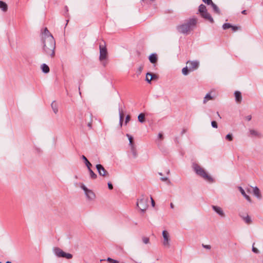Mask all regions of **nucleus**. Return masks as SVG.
Wrapping results in <instances>:
<instances>
[{
  "label": "nucleus",
  "instance_id": "2",
  "mask_svg": "<svg viewBox=\"0 0 263 263\" xmlns=\"http://www.w3.org/2000/svg\"><path fill=\"white\" fill-rule=\"evenodd\" d=\"M197 23V18H190L185 21L182 24L177 26V30L181 33L188 34L191 31L195 28Z\"/></svg>",
  "mask_w": 263,
  "mask_h": 263
},
{
  "label": "nucleus",
  "instance_id": "11",
  "mask_svg": "<svg viewBox=\"0 0 263 263\" xmlns=\"http://www.w3.org/2000/svg\"><path fill=\"white\" fill-rule=\"evenodd\" d=\"M212 208L220 217L223 218L226 217L225 213L221 207L217 205H212Z\"/></svg>",
  "mask_w": 263,
  "mask_h": 263
},
{
  "label": "nucleus",
  "instance_id": "42",
  "mask_svg": "<svg viewBox=\"0 0 263 263\" xmlns=\"http://www.w3.org/2000/svg\"><path fill=\"white\" fill-rule=\"evenodd\" d=\"M130 120V116L127 115L126 117L125 123H127Z\"/></svg>",
  "mask_w": 263,
  "mask_h": 263
},
{
  "label": "nucleus",
  "instance_id": "47",
  "mask_svg": "<svg viewBox=\"0 0 263 263\" xmlns=\"http://www.w3.org/2000/svg\"><path fill=\"white\" fill-rule=\"evenodd\" d=\"M143 69V67L142 66H140L138 68V71H139V73H140L142 70Z\"/></svg>",
  "mask_w": 263,
  "mask_h": 263
},
{
  "label": "nucleus",
  "instance_id": "58",
  "mask_svg": "<svg viewBox=\"0 0 263 263\" xmlns=\"http://www.w3.org/2000/svg\"><path fill=\"white\" fill-rule=\"evenodd\" d=\"M0 263H2L1 262H0Z\"/></svg>",
  "mask_w": 263,
  "mask_h": 263
},
{
  "label": "nucleus",
  "instance_id": "41",
  "mask_svg": "<svg viewBox=\"0 0 263 263\" xmlns=\"http://www.w3.org/2000/svg\"><path fill=\"white\" fill-rule=\"evenodd\" d=\"M202 246H203V248H204L205 249H211V246L210 245H202Z\"/></svg>",
  "mask_w": 263,
  "mask_h": 263
},
{
  "label": "nucleus",
  "instance_id": "10",
  "mask_svg": "<svg viewBox=\"0 0 263 263\" xmlns=\"http://www.w3.org/2000/svg\"><path fill=\"white\" fill-rule=\"evenodd\" d=\"M187 64L189 65L190 71H193L198 68L199 63L197 61H187Z\"/></svg>",
  "mask_w": 263,
  "mask_h": 263
},
{
  "label": "nucleus",
  "instance_id": "21",
  "mask_svg": "<svg viewBox=\"0 0 263 263\" xmlns=\"http://www.w3.org/2000/svg\"><path fill=\"white\" fill-rule=\"evenodd\" d=\"M212 99H213V97L211 96V94L210 93H208L206 95V96L204 98L203 101V103L205 104L208 101L212 100Z\"/></svg>",
  "mask_w": 263,
  "mask_h": 263
},
{
  "label": "nucleus",
  "instance_id": "34",
  "mask_svg": "<svg viewBox=\"0 0 263 263\" xmlns=\"http://www.w3.org/2000/svg\"><path fill=\"white\" fill-rule=\"evenodd\" d=\"M226 139L227 140H228V141H231L233 140V136H232V135L231 134H228L226 136Z\"/></svg>",
  "mask_w": 263,
  "mask_h": 263
},
{
  "label": "nucleus",
  "instance_id": "23",
  "mask_svg": "<svg viewBox=\"0 0 263 263\" xmlns=\"http://www.w3.org/2000/svg\"><path fill=\"white\" fill-rule=\"evenodd\" d=\"M61 257H64L67 259H71L72 257V255L70 253H67L63 251Z\"/></svg>",
  "mask_w": 263,
  "mask_h": 263
},
{
  "label": "nucleus",
  "instance_id": "44",
  "mask_svg": "<svg viewBox=\"0 0 263 263\" xmlns=\"http://www.w3.org/2000/svg\"><path fill=\"white\" fill-rule=\"evenodd\" d=\"M151 202H152V205L154 207L155 206V201L153 200L152 197L151 198Z\"/></svg>",
  "mask_w": 263,
  "mask_h": 263
},
{
  "label": "nucleus",
  "instance_id": "19",
  "mask_svg": "<svg viewBox=\"0 0 263 263\" xmlns=\"http://www.w3.org/2000/svg\"><path fill=\"white\" fill-rule=\"evenodd\" d=\"M0 8L3 11H6L7 10L8 7L7 5L3 1H0Z\"/></svg>",
  "mask_w": 263,
  "mask_h": 263
},
{
  "label": "nucleus",
  "instance_id": "16",
  "mask_svg": "<svg viewBox=\"0 0 263 263\" xmlns=\"http://www.w3.org/2000/svg\"><path fill=\"white\" fill-rule=\"evenodd\" d=\"M148 59H149V61L153 64L156 63L158 60L157 55L155 53L151 54L149 55Z\"/></svg>",
  "mask_w": 263,
  "mask_h": 263
},
{
  "label": "nucleus",
  "instance_id": "56",
  "mask_svg": "<svg viewBox=\"0 0 263 263\" xmlns=\"http://www.w3.org/2000/svg\"><path fill=\"white\" fill-rule=\"evenodd\" d=\"M159 174L160 175H162V173H159Z\"/></svg>",
  "mask_w": 263,
  "mask_h": 263
},
{
  "label": "nucleus",
  "instance_id": "4",
  "mask_svg": "<svg viewBox=\"0 0 263 263\" xmlns=\"http://www.w3.org/2000/svg\"><path fill=\"white\" fill-rule=\"evenodd\" d=\"M198 11L203 18L209 21L211 23H214L213 18L210 14L207 11L206 8L204 5L201 4L199 6Z\"/></svg>",
  "mask_w": 263,
  "mask_h": 263
},
{
  "label": "nucleus",
  "instance_id": "45",
  "mask_svg": "<svg viewBox=\"0 0 263 263\" xmlns=\"http://www.w3.org/2000/svg\"><path fill=\"white\" fill-rule=\"evenodd\" d=\"M158 138L160 139H162L163 138V135L161 133H159L158 134Z\"/></svg>",
  "mask_w": 263,
  "mask_h": 263
},
{
  "label": "nucleus",
  "instance_id": "7",
  "mask_svg": "<svg viewBox=\"0 0 263 263\" xmlns=\"http://www.w3.org/2000/svg\"><path fill=\"white\" fill-rule=\"evenodd\" d=\"M162 236L163 238V245L165 247L169 248L170 247V238L168 233L165 231L164 230L162 232Z\"/></svg>",
  "mask_w": 263,
  "mask_h": 263
},
{
  "label": "nucleus",
  "instance_id": "20",
  "mask_svg": "<svg viewBox=\"0 0 263 263\" xmlns=\"http://www.w3.org/2000/svg\"><path fill=\"white\" fill-rule=\"evenodd\" d=\"M89 173L90 177L92 179H95L97 177V175L92 171L90 167L88 168Z\"/></svg>",
  "mask_w": 263,
  "mask_h": 263
},
{
  "label": "nucleus",
  "instance_id": "29",
  "mask_svg": "<svg viewBox=\"0 0 263 263\" xmlns=\"http://www.w3.org/2000/svg\"><path fill=\"white\" fill-rule=\"evenodd\" d=\"M131 151H132V154L133 155V157L134 158H136L137 156V153L136 149V147L135 146H132L131 147Z\"/></svg>",
  "mask_w": 263,
  "mask_h": 263
},
{
  "label": "nucleus",
  "instance_id": "14",
  "mask_svg": "<svg viewBox=\"0 0 263 263\" xmlns=\"http://www.w3.org/2000/svg\"><path fill=\"white\" fill-rule=\"evenodd\" d=\"M234 95L236 101L238 103H240L242 100V96L241 92L238 91H236L234 92Z\"/></svg>",
  "mask_w": 263,
  "mask_h": 263
},
{
  "label": "nucleus",
  "instance_id": "6",
  "mask_svg": "<svg viewBox=\"0 0 263 263\" xmlns=\"http://www.w3.org/2000/svg\"><path fill=\"white\" fill-rule=\"evenodd\" d=\"M81 187L84 191L85 195L88 200H92L95 199L96 195L91 190L88 189L83 184H81Z\"/></svg>",
  "mask_w": 263,
  "mask_h": 263
},
{
  "label": "nucleus",
  "instance_id": "32",
  "mask_svg": "<svg viewBox=\"0 0 263 263\" xmlns=\"http://www.w3.org/2000/svg\"><path fill=\"white\" fill-rule=\"evenodd\" d=\"M232 26L229 23H225L223 25L222 28L224 30L230 28Z\"/></svg>",
  "mask_w": 263,
  "mask_h": 263
},
{
  "label": "nucleus",
  "instance_id": "25",
  "mask_svg": "<svg viewBox=\"0 0 263 263\" xmlns=\"http://www.w3.org/2000/svg\"><path fill=\"white\" fill-rule=\"evenodd\" d=\"M82 159L84 160V162H85V163L87 167L89 168V167H90L91 166V164L89 162V161L87 160V159L86 158V157L83 155L82 157Z\"/></svg>",
  "mask_w": 263,
  "mask_h": 263
},
{
  "label": "nucleus",
  "instance_id": "35",
  "mask_svg": "<svg viewBox=\"0 0 263 263\" xmlns=\"http://www.w3.org/2000/svg\"><path fill=\"white\" fill-rule=\"evenodd\" d=\"M107 260L110 263H119V261L118 260L113 259L109 257L107 258Z\"/></svg>",
  "mask_w": 263,
  "mask_h": 263
},
{
  "label": "nucleus",
  "instance_id": "43",
  "mask_svg": "<svg viewBox=\"0 0 263 263\" xmlns=\"http://www.w3.org/2000/svg\"><path fill=\"white\" fill-rule=\"evenodd\" d=\"M232 30L234 31H235L236 30H238V27H236V26H233L231 27Z\"/></svg>",
  "mask_w": 263,
  "mask_h": 263
},
{
  "label": "nucleus",
  "instance_id": "18",
  "mask_svg": "<svg viewBox=\"0 0 263 263\" xmlns=\"http://www.w3.org/2000/svg\"><path fill=\"white\" fill-rule=\"evenodd\" d=\"M41 69H42V70L43 72L45 73H47L49 72V68L48 67V66L47 65H46V64H43L42 65H41Z\"/></svg>",
  "mask_w": 263,
  "mask_h": 263
},
{
  "label": "nucleus",
  "instance_id": "26",
  "mask_svg": "<svg viewBox=\"0 0 263 263\" xmlns=\"http://www.w3.org/2000/svg\"><path fill=\"white\" fill-rule=\"evenodd\" d=\"M250 134L253 136L255 137H260V134L257 131L254 130V129H250Z\"/></svg>",
  "mask_w": 263,
  "mask_h": 263
},
{
  "label": "nucleus",
  "instance_id": "5",
  "mask_svg": "<svg viewBox=\"0 0 263 263\" xmlns=\"http://www.w3.org/2000/svg\"><path fill=\"white\" fill-rule=\"evenodd\" d=\"M148 198L142 197L141 199L138 200L137 205L141 211L144 212L148 207Z\"/></svg>",
  "mask_w": 263,
  "mask_h": 263
},
{
  "label": "nucleus",
  "instance_id": "37",
  "mask_svg": "<svg viewBox=\"0 0 263 263\" xmlns=\"http://www.w3.org/2000/svg\"><path fill=\"white\" fill-rule=\"evenodd\" d=\"M211 125L214 128H217V122L215 121H213L211 122Z\"/></svg>",
  "mask_w": 263,
  "mask_h": 263
},
{
  "label": "nucleus",
  "instance_id": "22",
  "mask_svg": "<svg viewBox=\"0 0 263 263\" xmlns=\"http://www.w3.org/2000/svg\"><path fill=\"white\" fill-rule=\"evenodd\" d=\"M51 107L53 112L57 114L58 112V107L57 103L55 102H53L51 103Z\"/></svg>",
  "mask_w": 263,
  "mask_h": 263
},
{
  "label": "nucleus",
  "instance_id": "24",
  "mask_svg": "<svg viewBox=\"0 0 263 263\" xmlns=\"http://www.w3.org/2000/svg\"><path fill=\"white\" fill-rule=\"evenodd\" d=\"M154 79V77L152 76V73H147L146 75V81L150 83L151 81Z\"/></svg>",
  "mask_w": 263,
  "mask_h": 263
},
{
  "label": "nucleus",
  "instance_id": "52",
  "mask_svg": "<svg viewBox=\"0 0 263 263\" xmlns=\"http://www.w3.org/2000/svg\"><path fill=\"white\" fill-rule=\"evenodd\" d=\"M170 206H171V208L172 209H174V204H173V203H171V204H170Z\"/></svg>",
  "mask_w": 263,
  "mask_h": 263
},
{
  "label": "nucleus",
  "instance_id": "51",
  "mask_svg": "<svg viewBox=\"0 0 263 263\" xmlns=\"http://www.w3.org/2000/svg\"><path fill=\"white\" fill-rule=\"evenodd\" d=\"M241 13L243 14H247V11L246 10H243L242 12H241Z\"/></svg>",
  "mask_w": 263,
  "mask_h": 263
},
{
  "label": "nucleus",
  "instance_id": "53",
  "mask_svg": "<svg viewBox=\"0 0 263 263\" xmlns=\"http://www.w3.org/2000/svg\"><path fill=\"white\" fill-rule=\"evenodd\" d=\"M217 114L218 116H219V117L220 118H221V117H220V115H219V113H218V112H217Z\"/></svg>",
  "mask_w": 263,
  "mask_h": 263
},
{
  "label": "nucleus",
  "instance_id": "8",
  "mask_svg": "<svg viewBox=\"0 0 263 263\" xmlns=\"http://www.w3.org/2000/svg\"><path fill=\"white\" fill-rule=\"evenodd\" d=\"M107 57V51L105 46H103L102 45H100V57L99 59L100 61H102L104 60H105Z\"/></svg>",
  "mask_w": 263,
  "mask_h": 263
},
{
  "label": "nucleus",
  "instance_id": "55",
  "mask_svg": "<svg viewBox=\"0 0 263 263\" xmlns=\"http://www.w3.org/2000/svg\"><path fill=\"white\" fill-rule=\"evenodd\" d=\"M170 173V171H168L167 174H168Z\"/></svg>",
  "mask_w": 263,
  "mask_h": 263
},
{
  "label": "nucleus",
  "instance_id": "31",
  "mask_svg": "<svg viewBox=\"0 0 263 263\" xmlns=\"http://www.w3.org/2000/svg\"><path fill=\"white\" fill-rule=\"evenodd\" d=\"M127 136L128 138V140H129V145H130V147H132V146H135L134 145V144H133V137L132 136H130V135H129L128 134H127Z\"/></svg>",
  "mask_w": 263,
  "mask_h": 263
},
{
  "label": "nucleus",
  "instance_id": "3",
  "mask_svg": "<svg viewBox=\"0 0 263 263\" xmlns=\"http://www.w3.org/2000/svg\"><path fill=\"white\" fill-rule=\"evenodd\" d=\"M192 167L197 175L203 178L206 181L209 182L213 181V178L210 175H209L198 164L194 163L192 165Z\"/></svg>",
  "mask_w": 263,
  "mask_h": 263
},
{
  "label": "nucleus",
  "instance_id": "33",
  "mask_svg": "<svg viewBox=\"0 0 263 263\" xmlns=\"http://www.w3.org/2000/svg\"><path fill=\"white\" fill-rule=\"evenodd\" d=\"M142 241L144 243L147 244L149 242V239L147 237H143L142 238Z\"/></svg>",
  "mask_w": 263,
  "mask_h": 263
},
{
  "label": "nucleus",
  "instance_id": "39",
  "mask_svg": "<svg viewBox=\"0 0 263 263\" xmlns=\"http://www.w3.org/2000/svg\"><path fill=\"white\" fill-rule=\"evenodd\" d=\"M202 1L207 5H210L212 2V0H202Z\"/></svg>",
  "mask_w": 263,
  "mask_h": 263
},
{
  "label": "nucleus",
  "instance_id": "15",
  "mask_svg": "<svg viewBox=\"0 0 263 263\" xmlns=\"http://www.w3.org/2000/svg\"><path fill=\"white\" fill-rule=\"evenodd\" d=\"M238 190L242 194V195L249 201L251 202V198L246 194L245 190L241 186L238 187Z\"/></svg>",
  "mask_w": 263,
  "mask_h": 263
},
{
  "label": "nucleus",
  "instance_id": "46",
  "mask_svg": "<svg viewBox=\"0 0 263 263\" xmlns=\"http://www.w3.org/2000/svg\"><path fill=\"white\" fill-rule=\"evenodd\" d=\"M168 178L167 177H162L161 178V180L163 181H167Z\"/></svg>",
  "mask_w": 263,
  "mask_h": 263
},
{
  "label": "nucleus",
  "instance_id": "48",
  "mask_svg": "<svg viewBox=\"0 0 263 263\" xmlns=\"http://www.w3.org/2000/svg\"><path fill=\"white\" fill-rule=\"evenodd\" d=\"M246 119L248 121H250L251 120V116H248L247 117H246Z\"/></svg>",
  "mask_w": 263,
  "mask_h": 263
},
{
  "label": "nucleus",
  "instance_id": "17",
  "mask_svg": "<svg viewBox=\"0 0 263 263\" xmlns=\"http://www.w3.org/2000/svg\"><path fill=\"white\" fill-rule=\"evenodd\" d=\"M53 251L57 256L59 257H61L63 251V250H62L60 248H56L54 249Z\"/></svg>",
  "mask_w": 263,
  "mask_h": 263
},
{
  "label": "nucleus",
  "instance_id": "36",
  "mask_svg": "<svg viewBox=\"0 0 263 263\" xmlns=\"http://www.w3.org/2000/svg\"><path fill=\"white\" fill-rule=\"evenodd\" d=\"M119 113H120V122L121 124L122 122L123 119V114L121 111H119Z\"/></svg>",
  "mask_w": 263,
  "mask_h": 263
},
{
  "label": "nucleus",
  "instance_id": "57",
  "mask_svg": "<svg viewBox=\"0 0 263 263\" xmlns=\"http://www.w3.org/2000/svg\"><path fill=\"white\" fill-rule=\"evenodd\" d=\"M103 65H104V66H105L106 64H105V63H103Z\"/></svg>",
  "mask_w": 263,
  "mask_h": 263
},
{
  "label": "nucleus",
  "instance_id": "9",
  "mask_svg": "<svg viewBox=\"0 0 263 263\" xmlns=\"http://www.w3.org/2000/svg\"><path fill=\"white\" fill-rule=\"evenodd\" d=\"M96 168L97 169L99 174L100 176H102L103 177H108L109 176L108 173L101 164H97Z\"/></svg>",
  "mask_w": 263,
  "mask_h": 263
},
{
  "label": "nucleus",
  "instance_id": "54",
  "mask_svg": "<svg viewBox=\"0 0 263 263\" xmlns=\"http://www.w3.org/2000/svg\"><path fill=\"white\" fill-rule=\"evenodd\" d=\"M6 263H12V262H10V261H6Z\"/></svg>",
  "mask_w": 263,
  "mask_h": 263
},
{
  "label": "nucleus",
  "instance_id": "50",
  "mask_svg": "<svg viewBox=\"0 0 263 263\" xmlns=\"http://www.w3.org/2000/svg\"><path fill=\"white\" fill-rule=\"evenodd\" d=\"M87 126L89 127V128H91V122H89L87 124Z\"/></svg>",
  "mask_w": 263,
  "mask_h": 263
},
{
  "label": "nucleus",
  "instance_id": "49",
  "mask_svg": "<svg viewBox=\"0 0 263 263\" xmlns=\"http://www.w3.org/2000/svg\"><path fill=\"white\" fill-rule=\"evenodd\" d=\"M152 76L154 77L153 79H157V76L154 74H152Z\"/></svg>",
  "mask_w": 263,
  "mask_h": 263
},
{
  "label": "nucleus",
  "instance_id": "13",
  "mask_svg": "<svg viewBox=\"0 0 263 263\" xmlns=\"http://www.w3.org/2000/svg\"><path fill=\"white\" fill-rule=\"evenodd\" d=\"M254 195L258 199H261L262 198V196L260 193V191L258 187L255 186L253 188V190Z\"/></svg>",
  "mask_w": 263,
  "mask_h": 263
},
{
  "label": "nucleus",
  "instance_id": "27",
  "mask_svg": "<svg viewBox=\"0 0 263 263\" xmlns=\"http://www.w3.org/2000/svg\"><path fill=\"white\" fill-rule=\"evenodd\" d=\"M138 121L141 122V123H143L145 121V115L144 114H140L139 115L138 117Z\"/></svg>",
  "mask_w": 263,
  "mask_h": 263
},
{
  "label": "nucleus",
  "instance_id": "1",
  "mask_svg": "<svg viewBox=\"0 0 263 263\" xmlns=\"http://www.w3.org/2000/svg\"><path fill=\"white\" fill-rule=\"evenodd\" d=\"M43 52L51 58L55 55V41L53 36L47 28L44 29L41 34Z\"/></svg>",
  "mask_w": 263,
  "mask_h": 263
},
{
  "label": "nucleus",
  "instance_id": "28",
  "mask_svg": "<svg viewBox=\"0 0 263 263\" xmlns=\"http://www.w3.org/2000/svg\"><path fill=\"white\" fill-rule=\"evenodd\" d=\"M210 5H211L213 9V10L217 13H219V10L218 8V7L214 4L213 3V2L211 3V4H210Z\"/></svg>",
  "mask_w": 263,
  "mask_h": 263
},
{
  "label": "nucleus",
  "instance_id": "30",
  "mask_svg": "<svg viewBox=\"0 0 263 263\" xmlns=\"http://www.w3.org/2000/svg\"><path fill=\"white\" fill-rule=\"evenodd\" d=\"M189 71H190L189 68L188 69V68L187 67H184L182 69V72L183 74H184L185 76L187 75Z\"/></svg>",
  "mask_w": 263,
  "mask_h": 263
},
{
  "label": "nucleus",
  "instance_id": "12",
  "mask_svg": "<svg viewBox=\"0 0 263 263\" xmlns=\"http://www.w3.org/2000/svg\"><path fill=\"white\" fill-rule=\"evenodd\" d=\"M239 216L247 224H250L252 222L251 217L248 214H239Z\"/></svg>",
  "mask_w": 263,
  "mask_h": 263
},
{
  "label": "nucleus",
  "instance_id": "38",
  "mask_svg": "<svg viewBox=\"0 0 263 263\" xmlns=\"http://www.w3.org/2000/svg\"><path fill=\"white\" fill-rule=\"evenodd\" d=\"M252 251L255 253H259V250L257 248H255L254 246L252 247Z\"/></svg>",
  "mask_w": 263,
  "mask_h": 263
},
{
  "label": "nucleus",
  "instance_id": "40",
  "mask_svg": "<svg viewBox=\"0 0 263 263\" xmlns=\"http://www.w3.org/2000/svg\"><path fill=\"white\" fill-rule=\"evenodd\" d=\"M108 186L110 190H112L113 189V186L110 182L108 183Z\"/></svg>",
  "mask_w": 263,
  "mask_h": 263
}]
</instances>
